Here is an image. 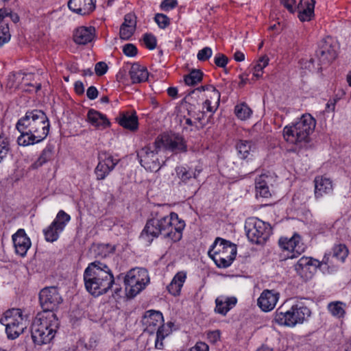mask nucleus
<instances>
[{"mask_svg":"<svg viewBox=\"0 0 351 351\" xmlns=\"http://www.w3.org/2000/svg\"><path fill=\"white\" fill-rule=\"evenodd\" d=\"M49 121L46 114L40 110L27 111L16 124L21 133L17 143L21 146H28L43 141L49 132Z\"/></svg>","mask_w":351,"mask_h":351,"instance_id":"obj_1","label":"nucleus"},{"mask_svg":"<svg viewBox=\"0 0 351 351\" xmlns=\"http://www.w3.org/2000/svg\"><path fill=\"white\" fill-rule=\"evenodd\" d=\"M184 228V221L180 219L177 213L172 212L169 216L148 219L141 234V238L149 243L159 236L177 242L181 240Z\"/></svg>","mask_w":351,"mask_h":351,"instance_id":"obj_2","label":"nucleus"},{"mask_svg":"<svg viewBox=\"0 0 351 351\" xmlns=\"http://www.w3.org/2000/svg\"><path fill=\"white\" fill-rule=\"evenodd\" d=\"M113 264L105 260H95L90 263L84 271V281L86 291L94 296L106 293L114 282L112 272Z\"/></svg>","mask_w":351,"mask_h":351,"instance_id":"obj_3","label":"nucleus"},{"mask_svg":"<svg viewBox=\"0 0 351 351\" xmlns=\"http://www.w3.org/2000/svg\"><path fill=\"white\" fill-rule=\"evenodd\" d=\"M59 326L60 321L56 313H38L31 326L34 343L39 346L50 343Z\"/></svg>","mask_w":351,"mask_h":351,"instance_id":"obj_4","label":"nucleus"},{"mask_svg":"<svg viewBox=\"0 0 351 351\" xmlns=\"http://www.w3.org/2000/svg\"><path fill=\"white\" fill-rule=\"evenodd\" d=\"M142 323L145 326V332L149 334L156 332L155 348L162 349V341L170 333L169 329L164 324L162 313L159 311H147L143 316Z\"/></svg>","mask_w":351,"mask_h":351,"instance_id":"obj_5","label":"nucleus"},{"mask_svg":"<svg viewBox=\"0 0 351 351\" xmlns=\"http://www.w3.org/2000/svg\"><path fill=\"white\" fill-rule=\"evenodd\" d=\"M315 127V119L310 114L303 115L294 125L285 127L283 135L286 141L291 143H306Z\"/></svg>","mask_w":351,"mask_h":351,"instance_id":"obj_6","label":"nucleus"},{"mask_svg":"<svg viewBox=\"0 0 351 351\" xmlns=\"http://www.w3.org/2000/svg\"><path fill=\"white\" fill-rule=\"evenodd\" d=\"M209 256L219 268L228 267L237 255V245L229 241L217 237L208 251Z\"/></svg>","mask_w":351,"mask_h":351,"instance_id":"obj_7","label":"nucleus"},{"mask_svg":"<svg viewBox=\"0 0 351 351\" xmlns=\"http://www.w3.org/2000/svg\"><path fill=\"white\" fill-rule=\"evenodd\" d=\"M128 298H132L145 289L149 282L147 270L144 268L130 269L123 277Z\"/></svg>","mask_w":351,"mask_h":351,"instance_id":"obj_8","label":"nucleus"},{"mask_svg":"<svg viewBox=\"0 0 351 351\" xmlns=\"http://www.w3.org/2000/svg\"><path fill=\"white\" fill-rule=\"evenodd\" d=\"M0 323L5 326V332L10 339H16L26 328L25 320L20 308L7 310L0 319Z\"/></svg>","mask_w":351,"mask_h":351,"instance_id":"obj_9","label":"nucleus"},{"mask_svg":"<svg viewBox=\"0 0 351 351\" xmlns=\"http://www.w3.org/2000/svg\"><path fill=\"white\" fill-rule=\"evenodd\" d=\"M245 230L248 239L258 245L264 244L271 234V226L256 217L247 219Z\"/></svg>","mask_w":351,"mask_h":351,"instance_id":"obj_10","label":"nucleus"},{"mask_svg":"<svg viewBox=\"0 0 351 351\" xmlns=\"http://www.w3.org/2000/svg\"><path fill=\"white\" fill-rule=\"evenodd\" d=\"M162 141L158 137L152 144L141 148L137 152V156L142 167L150 171H158L161 165L157 154L162 149Z\"/></svg>","mask_w":351,"mask_h":351,"instance_id":"obj_11","label":"nucleus"},{"mask_svg":"<svg viewBox=\"0 0 351 351\" xmlns=\"http://www.w3.org/2000/svg\"><path fill=\"white\" fill-rule=\"evenodd\" d=\"M39 303L43 311L41 313H56L63 302V298L58 287L51 286L42 289L38 295Z\"/></svg>","mask_w":351,"mask_h":351,"instance_id":"obj_12","label":"nucleus"},{"mask_svg":"<svg viewBox=\"0 0 351 351\" xmlns=\"http://www.w3.org/2000/svg\"><path fill=\"white\" fill-rule=\"evenodd\" d=\"M316 57L321 66L330 65L337 58V52L332 43V38H324L319 44L316 51Z\"/></svg>","mask_w":351,"mask_h":351,"instance_id":"obj_13","label":"nucleus"},{"mask_svg":"<svg viewBox=\"0 0 351 351\" xmlns=\"http://www.w3.org/2000/svg\"><path fill=\"white\" fill-rule=\"evenodd\" d=\"M279 246L284 251H287V258L298 257L304 252V247L301 243V237L298 234L295 233L291 238L281 237L278 241Z\"/></svg>","mask_w":351,"mask_h":351,"instance_id":"obj_14","label":"nucleus"},{"mask_svg":"<svg viewBox=\"0 0 351 351\" xmlns=\"http://www.w3.org/2000/svg\"><path fill=\"white\" fill-rule=\"evenodd\" d=\"M330 257L327 254L324 255L321 261L311 257L302 256L295 264V269L300 275H302L306 271H309L311 273H313L315 272L317 268L321 267L322 265H328Z\"/></svg>","mask_w":351,"mask_h":351,"instance_id":"obj_15","label":"nucleus"},{"mask_svg":"<svg viewBox=\"0 0 351 351\" xmlns=\"http://www.w3.org/2000/svg\"><path fill=\"white\" fill-rule=\"evenodd\" d=\"M12 241L16 253L22 257L25 256L32 244L25 230L21 228L19 229L16 232L12 235Z\"/></svg>","mask_w":351,"mask_h":351,"instance_id":"obj_16","label":"nucleus"},{"mask_svg":"<svg viewBox=\"0 0 351 351\" xmlns=\"http://www.w3.org/2000/svg\"><path fill=\"white\" fill-rule=\"evenodd\" d=\"M291 327L297 324L302 323L305 319L311 316V310L305 306L302 302H296L295 304H290Z\"/></svg>","mask_w":351,"mask_h":351,"instance_id":"obj_17","label":"nucleus"},{"mask_svg":"<svg viewBox=\"0 0 351 351\" xmlns=\"http://www.w3.org/2000/svg\"><path fill=\"white\" fill-rule=\"evenodd\" d=\"M279 299V293L274 290H264L258 299L257 304L262 311L268 312L274 308Z\"/></svg>","mask_w":351,"mask_h":351,"instance_id":"obj_18","label":"nucleus"},{"mask_svg":"<svg viewBox=\"0 0 351 351\" xmlns=\"http://www.w3.org/2000/svg\"><path fill=\"white\" fill-rule=\"evenodd\" d=\"M69 8L80 15H87L95 9V0H69Z\"/></svg>","mask_w":351,"mask_h":351,"instance_id":"obj_19","label":"nucleus"},{"mask_svg":"<svg viewBox=\"0 0 351 351\" xmlns=\"http://www.w3.org/2000/svg\"><path fill=\"white\" fill-rule=\"evenodd\" d=\"M162 141V148L169 150L171 152H185L187 150L186 143L182 136L176 135L172 137H165L160 138Z\"/></svg>","mask_w":351,"mask_h":351,"instance_id":"obj_20","label":"nucleus"},{"mask_svg":"<svg viewBox=\"0 0 351 351\" xmlns=\"http://www.w3.org/2000/svg\"><path fill=\"white\" fill-rule=\"evenodd\" d=\"M95 32L94 27H80L74 32L73 40L78 45H86L93 40Z\"/></svg>","mask_w":351,"mask_h":351,"instance_id":"obj_21","label":"nucleus"},{"mask_svg":"<svg viewBox=\"0 0 351 351\" xmlns=\"http://www.w3.org/2000/svg\"><path fill=\"white\" fill-rule=\"evenodd\" d=\"M290 301H285L280 307H278L275 313L274 321L281 326L291 327Z\"/></svg>","mask_w":351,"mask_h":351,"instance_id":"obj_22","label":"nucleus"},{"mask_svg":"<svg viewBox=\"0 0 351 351\" xmlns=\"http://www.w3.org/2000/svg\"><path fill=\"white\" fill-rule=\"evenodd\" d=\"M87 121L98 129H105L110 127V122L104 114L97 110L90 109L87 113Z\"/></svg>","mask_w":351,"mask_h":351,"instance_id":"obj_23","label":"nucleus"},{"mask_svg":"<svg viewBox=\"0 0 351 351\" xmlns=\"http://www.w3.org/2000/svg\"><path fill=\"white\" fill-rule=\"evenodd\" d=\"M315 183V196L318 198L324 194H327L332 191V181L323 176H317L314 180Z\"/></svg>","mask_w":351,"mask_h":351,"instance_id":"obj_24","label":"nucleus"},{"mask_svg":"<svg viewBox=\"0 0 351 351\" xmlns=\"http://www.w3.org/2000/svg\"><path fill=\"white\" fill-rule=\"evenodd\" d=\"M129 75L133 84L142 83L147 80L149 77L146 67L138 63H134L131 66Z\"/></svg>","mask_w":351,"mask_h":351,"instance_id":"obj_25","label":"nucleus"},{"mask_svg":"<svg viewBox=\"0 0 351 351\" xmlns=\"http://www.w3.org/2000/svg\"><path fill=\"white\" fill-rule=\"evenodd\" d=\"M315 1L314 0H301L298 5V18L301 21H308L314 14Z\"/></svg>","mask_w":351,"mask_h":351,"instance_id":"obj_26","label":"nucleus"},{"mask_svg":"<svg viewBox=\"0 0 351 351\" xmlns=\"http://www.w3.org/2000/svg\"><path fill=\"white\" fill-rule=\"evenodd\" d=\"M176 173L182 182L187 183L191 180H196L200 171L197 169L193 171L187 167L179 166L176 168Z\"/></svg>","mask_w":351,"mask_h":351,"instance_id":"obj_27","label":"nucleus"},{"mask_svg":"<svg viewBox=\"0 0 351 351\" xmlns=\"http://www.w3.org/2000/svg\"><path fill=\"white\" fill-rule=\"evenodd\" d=\"M54 146L51 144H48L45 148L42 151L38 159L32 164L31 168L36 169L42 167L44 164L50 161L53 158Z\"/></svg>","mask_w":351,"mask_h":351,"instance_id":"obj_28","label":"nucleus"},{"mask_svg":"<svg viewBox=\"0 0 351 351\" xmlns=\"http://www.w3.org/2000/svg\"><path fill=\"white\" fill-rule=\"evenodd\" d=\"M186 278V273L180 271L177 273L171 280V283L167 286V289L169 293L176 296L180 293L183 283Z\"/></svg>","mask_w":351,"mask_h":351,"instance_id":"obj_29","label":"nucleus"},{"mask_svg":"<svg viewBox=\"0 0 351 351\" xmlns=\"http://www.w3.org/2000/svg\"><path fill=\"white\" fill-rule=\"evenodd\" d=\"M116 250V246L109 243H99L95 250V257L99 260H105L107 263H110L108 258L110 255H113Z\"/></svg>","mask_w":351,"mask_h":351,"instance_id":"obj_30","label":"nucleus"},{"mask_svg":"<svg viewBox=\"0 0 351 351\" xmlns=\"http://www.w3.org/2000/svg\"><path fill=\"white\" fill-rule=\"evenodd\" d=\"M119 124L123 128L135 131L138 129V117L136 114H128L123 113L120 117L116 119Z\"/></svg>","mask_w":351,"mask_h":351,"instance_id":"obj_31","label":"nucleus"},{"mask_svg":"<svg viewBox=\"0 0 351 351\" xmlns=\"http://www.w3.org/2000/svg\"><path fill=\"white\" fill-rule=\"evenodd\" d=\"M215 312L225 315L230 311V309L236 304L237 299L234 297L227 298L226 300L223 301L222 299L217 298L215 300Z\"/></svg>","mask_w":351,"mask_h":351,"instance_id":"obj_32","label":"nucleus"},{"mask_svg":"<svg viewBox=\"0 0 351 351\" xmlns=\"http://www.w3.org/2000/svg\"><path fill=\"white\" fill-rule=\"evenodd\" d=\"M235 147L239 157L245 159L254 148V144L252 141L239 140L237 142Z\"/></svg>","mask_w":351,"mask_h":351,"instance_id":"obj_33","label":"nucleus"},{"mask_svg":"<svg viewBox=\"0 0 351 351\" xmlns=\"http://www.w3.org/2000/svg\"><path fill=\"white\" fill-rule=\"evenodd\" d=\"M267 178L265 175H261L259 178L256 179V195L262 197H268L271 195L267 182L264 179Z\"/></svg>","mask_w":351,"mask_h":351,"instance_id":"obj_34","label":"nucleus"},{"mask_svg":"<svg viewBox=\"0 0 351 351\" xmlns=\"http://www.w3.org/2000/svg\"><path fill=\"white\" fill-rule=\"evenodd\" d=\"M70 220V215L61 210L58 213L55 219L52 222L53 226H56L58 230L62 232Z\"/></svg>","mask_w":351,"mask_h":351,"instance_id":"obj_35","label":"nucleus"},{"mask_svg":"<svg viewBox=\"0 0 351 351\" xmlns=\"http://www.w3.org/2000/svg\"><path fill=\"white\" fill-rule=\"evenodd\" d=\"M203 75L200 70L193 69L189 74L184 76V82L188 86H195L202 80Z\"/></svg>","mask_w":351,"mask_h":351,"instance_id":"obj_36","label":"nucleus"},{"mask_svg":"<svg viewBox=\"0 0 351 351\" xmlns=\"http://www.w3.org/2000/svg\"><path fill=\"white\" fill-rule=\"evenodd\" d=\"M113 170V165H111V168L108 167V165L104 163L103 160H99V162L95 169V173L97 180H104Z\"/></svg>","mask_w":351,"mask_h":351,"instance_id":"obj_37","label":"nucleus"},{"mask_svg":"<svg viewBox=\"0 0 351 351\" xmlns=\"http://www.w3.org/2000/svg\"><path fill=\"white\" fill-rule=\"evenodd\" d=\"M234 113L239 119L245 120L250 118L252 110L245 103H242L235 106Z\"/></svg>","mask_w":351,"mask_h":351,"instance_id":"obj_38","label":"nucleus"},{"mask_svg":"<svg viewBox=\"0 0 351 351\" xmlns=\"http://www.w3.org/2000/svg\"><path fill=\"white\" fill-rule=\"evenodd\" d=\"M61 230H58L56 226H53V223H51L46 229L43 230L45 239L47 242H54L59 238Z\"/></svg>","mask_w":351,"mask_h":351,"instance_id":"obj_39","label":"nucleus"},{"mask_svg":"<svg viewBox=\"0 0 351 351\" xmlns=\"http://www.w3.org/2000/svg\"><path fill=\"white\" fill-rule=\"evenodd\" d=\"M343 304L341 302H332L328 304V309L333 316L341 317L345 314Z\"/></svg>","mask_w":351,"mask_h":351,"instance_id":"obj_40","label":"nucleus"},{"mask_svg":"<svg viewBox=\"0 0 351 351\" xmlns=\"http://www.w3.org/2000/svg\"><path fill=\"white\" fill-rule=\"evenodd\" d=\"M269 58L267 56H263L259 58L257 63L254 65L253 75L256 78L262 76L263 69L268 64Z\"/></svg>","mask_w":351,"mask_h":351,"instance_id":"obj_41","label":"nucleus"},{"mask_svg":"<svg viewBox=\"0 0 351 351\" xmlns=\"http://www.w3.org/2000/svg\"><path fill=\"white\" fill-rule=\"evenodd\" d=\"M348 254V250L343 244H339L333 248V256L343 261Z\"/></svg>","mask_w":351,"mask_h":351,"instance_id":"obj_42","label":"nucleus"},{"mask_svg":"<svg viewBox=\"0 0 351 351\" xmlns=\"http://www.w3.org/2000/svg\"><path fill=\"white\" fill-rule=\"evenodd\" d=\"M0 21V47L5 43H8L11 38L9 26L4 25Z\"/></svg>","mask_w":351,"mask_h":351,"instance_id":"obj_43","label":"nucleus"},{"mask_svg":"<svg viewBox=\"0 0 351 351\" xmlns=\"http://www.w3.org/2000/svg\"><path fill=\"white\" fill-rule=\"evenodd\" d=\"M98 159H99V160H103V162L104 163L108 165V167H110V169L111 168V165H113V169H114L115 166L118 163L117 160H114L111 155L108 154L105 152H101L99 153Z\"/></svg>","mask_w":351,"mask_h":351,"instance_id":"obj_44","label":"nucleus"},{"mask_svg":"<svg viewBox=\"0 0 351 351\" xmlns=\"http://www.w3.org/2000/svg\"><path fill=\"white\" fill-rule=\"evenodd\" d=\"M154 21L161 29L166 28L170 24L169 18L164 14H156L154 17Z\"/></svg>","mask_w":351,"mask_h":351,"instance_id":"obj_45","label":"nucleus"},{"mask_svg":"<svg viewBox=\"0 0 351 351\" xmlns=\"http://www.w3.org/2000/svg\"><path fill=\"white\" fill-rule=\"evenodd\" d=\"M143 41L146 47L150 50L154 49L156 47L157 40L152 34L146 33L143 36Z\"/></svg>","mask_w":351,"mask_h":351,"instance_id":"obj_46","label":"nucleus"},{"mask_svg":"<svg viewBox=\"0 0 351 351\" xmlns=\"http://www.w3.org/2000/svg\"><path fill=\"white\" fill-rule=\"evenodd\" d=\"M135 30L136 28H133V26L131 25H129V27L121 26L119 31L120 38L123 40H128L134 34Z\"/></svg>","mask_w":351,"mask_h":351,"instance_id":"obj_47","label":"nucleus"},{"mask_svg":"<svg viewBox=\"0 0 351 351\" xmlns=\"http://www.w3.org/2000/svg\"><path fill=\"white\" fill-rule=\"evenodd\" d=\"M213 54V51L210 47H205L202 49L199 50L197 53V58L201 62L208 60Z\"/></svg>","mask_w":351,"mask_h":351,"instance_id":"obj_48","label":"nucleus"},{"mask_svg":"<svg viewBox=\"0 0 351 351\" xmlns=\"http://www.w3.org/2000/svg\"><path fill=\"white\" fill-rule=\"evenodd\" d=\"M6 12L8 14L4 16L3 21L1 23L4 25H7V26H9V20L8 18L14 23H16L19 21L20 18L18 14L14 13L10 8H5Z\"/></svg>","mask_w":351,"mask_h":351,"instance_id":"obj_49","label":"nucleus"},{"mask_svg":"<svg viewBox=\"0 0 351 351\" xmlns=\"http://www.w3.org/2000/svg\"><path fill=\"white\" fill-rule=\"evenodd\" d=\"M214 62L217 66L224 68L228 62V58L226 55L219 53L215 56Z\"/></svg>","mask_w":351,"mask_h":351,"instance_id":"obj_50","label":"nucleus"},{"mask_svg":"<svg viewBox=\"0 0 351 351\" xmlns=\"http://www.w3.org/2000/svg\"><path fill=\"white\" fill-rule=\"evenodd\" d=\"M123 52L127 56L134 57L137 54L138 50L134 45L128 43L123 47Z\"/></svg>","mask_w":351,"mask_h":351,"instance_id":"obj_51","label":"nucleus"},{"mask_svg":"<svg viewBox=\"0 0 351 351\" xmlns=\"http://www.w3.org/2000/svg\"><path fill=\"white\" fill-rule=\"evenodd\" d=\"M129 25L133 26V28H136V17L132 13L127 14L125 16L124 22L121 26L129 27Z\"/></svg>","mask_w":351,"mask_h":351,"instance_id":"obj_52","label":"nucleus"},{"mask_svg":"<svg viewBox=\"0 0 351 351\" xmlns=\"http://www.w3.org/2000/svg\"><path fill=\"white\" fill-rule=\"evenodd\" d=\"M177 5L176 0H163L160 4V8L164 11H169L176 8Z\"/></svg>","mask_w":351,"mask_h":351,"instance_id":"obj_53","label":"nucleus"},{"mask_svg":"<svg viewBox=\"0 0 351 351\" xmlns=\"http://www.w3.org/2000/svg\"><path fill=\"white\" fill-rule=\"evenodd\" d=\"M108 70V65L104 62H99L95 64V71L98 76L104 75Z\"/></svg>","mask_w":351,"mask_h":351,"instance_id":"obj_54","label":"nucleus"},{"mask_svg":"<svg viewBox=\"0 0 351 351\" xmlns=\"http://www.w3.org/2000/svg\"><path fill=\"white\" fill-rule=\"evenodd\" d=\"M220 331L219 330L209 331L207 333V337L209 339L210 342L212 343H215L220 339Z\"/></svg>","mask_w":351,"mask_h":351,"instance_id":"obj_55","label":"nucleus"},{"mask_svg":"<svg viewBox=\"0 0 351 351\" xmlns=\"http://www.w3.org/2000/svg\"><path fill=\"white\" fill-rule=\"evenodd\" d=\"M219 104H213L212 101L210 99H206L204 102V108H206L208 112H210L213 113L217 109Z\"/></svg>","mask_w":351,"mask_h":351,"instance_id":"obj_56","label":"nucleus"},{"mask_svg":"<svg viewBox=\"0 0 351 351\" xmlns=\"http://www.w3.org/2000/svg\"><path fill=\"white\" fill-rule=\"evenodd\" d=\"M208 346L204 342H197L195 346L190 349L189 351H208Z\"/></svg>","mask_w":351,"mask_h":351,"instance_id":"obj_57","label":"nucleus"},{"mask_svg":"<svg viewBox=\"0 0 351 351\" xmlns=\"http://www.w3.org/2000/svg\"><path fill=\"white\" fill-rule=\"evenodd\" d=\"M280 2L290 12H291V13L294 12L295 10L293 8V5L295 3V0H280Z\"/></svg>","mask_w":351,"mask_h":351,"instance_id":"obj_58","label":"nucleus"},{"mask_svg":"<svg viewBox=\"0 0 351 351\" xmlns=\"http://www.w3.org/2000/svg\"><path fill=\"white\" fill-rule=\"evenodd\" d=\"M98 93L97 89L93 86H90L86 91L87 97L90 100L96 99Z\"/></svg>","mask_w":351,"mask_h":351,"instance_id":"obj_59","label":"nucleus"},{"mask_svg":"<svg viewBox=\"0 0 351 351\" xmlns=\"http://www.w3.org/2000/svg\"><path fill=\"white\" fill-rule=\"evenodd\" d=\"M220 96V93L217 89L210 93V98L213 104H219Z\"/></svg>","mask_w":351,"mask_h":351,"instance_id":"obj_60","label":"nucleus"},{"mask_svg":"<svg viewBox=\"0 0 351 351\" xmlns=\"http://www.w3.org/2000/svg\"><path fill=\"white\" fill-rule=\"evenodd\" d=\"M74 88H75V93L80 95H83L84 93V84L82 82L80 81H77L75 83V85H74Z\"/></svg>","mask_w":351,"mask_h":351,"instance_id":"obj_61","label":"nucleus"},{"mask_svg":"<svg viewBox=\"0 0 351 351\" xmlns=\"http://www.w3.org/2000/svg\"><path fill=\"white\" fill-rule=\"evenodd\" d=\"M234 58L237 62H241L245 60V55L243 52L237 51L234 54Z\"/></svg>","mask_w":351,"mask_h":351,"instance_id":"obj_62","label":"nucleus"},{"mask_svg":"<svg viewBox=\"0 0 351 351\" xmlns=\"http://www.w3.org/2000/svg\"><path fill=\"white\" fill-rule=\"evenodd\" d=\"M167 93L169 97L176 98L178 95V89L175 87H169L167 89Z\"/></svg>","mask_w":351,"mask_h":351,"instance_id":"obj_63","label":"nucleus"},{"mask_svg":"<svg viewBox=\"0 0 351 351\" xmlns=\"http://www.w3.org/2000/svg\"><path fill=\"white\" fill-rule=\"evenodd\" d=\"M335 107V101H328L326 104V110L325 111L329 112V110L334 111Z\"/></svg>","mask_w":351,"mask_h":351,"instance_id":"obj_64","label":"nucleus"}]
</instances>
